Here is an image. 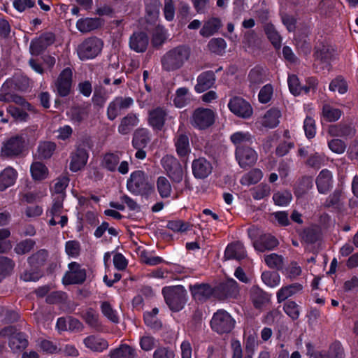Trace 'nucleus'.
I'll return each instance as SVG.
<instances>
[{
    "label": "nucleus",
    "instance_id": "6e6d98bb",
    "mask_svg": "<svg viewBox=\"0 0 358 358\" xmlns=\"http://www.w3.org/2000/svg\"><path fill=\"white\" fill-rule=\"evenodd\" d=\"M167 38V31L164 27L158 26L156 27L152 39L154 46H160Z\"/></svg>",
    "mask_w": 358,
    "mask_h": 358
},
{
    "label": "nucleus",
    "instance_id": "ea45409f",
    "mask_svg": "<svg viewBox=\"0 0 358 358\" xmlns=\"http://www.w3.org/2000/svg\"><path fill=\"white\" fill-rule=\"evenodd\" d=\"M263 177L262 171L259 169H254L249 173L245 174L241 178V183L243 185L249 186L257 183Z\"/></svg>",
    "mask_w": 358,
    "mask_h": 358
},
{
    "label": "nucleus",
    "instance_id": "5fc2aeb1",
    "mask_svg": "<svg viewBox=\"0 0 358 358\" xmlns=\"http://www.w3.org/2000/svg\"><path fill=\"white\" fill-rule=\"evenodd\" d=\"M14 265L10 259L0 256V280L12 271Z\"/></svg>",
    "mask_w": 358,
    "mask_h": 358
},
{
    "label": "nucleus",
    "instance_id": "0eeeda50",
    "mask_svg": "<svg viewBox=\"0 0 358 358\" xmlns=\"http://www.w3.org/2000/svg\"><path fill=\"white\" fill-rule=\"evenodd\" d=\"M162 164L173 182L180 183L182 180L184 171L176 158L166 155L162 159Z\"/></svg>",
    "mask_w": 358,
    "mask_h": 358
},
{
    "label": "nucleus",
    "instance_id": "a18cd8bd",
    "mask_svg": "<svg viewBox=\"0 0 358 358\" xmlns=\"http://www.w3.org/2000/svg\"><path fill=\"white\" fill-rule=\"evenodd\" d=\"M263 282L271 288L278 287L280 283V276L277 272L264 271L262 274Z\"/></svg>",
    "mask_w": 358,
    "mask_h": 358
},
{
    "label": "nucleus",
    "instance_id": "a878e982",
    "mask_svg": "<svg viewBox=\"0 0 358 358\" xmlns=\"http://www.w3.org/2000/svg\"><path fill=\"white\" fill-rule=\"evenodd\" d=\"M148 38L145 33H134L129 41L130 48L136 52H143L148 45Z\"/></svg>",
    "mask_w": 358,
    "mask_h": 358
},
{
    "label": "nucleus",
    "instance_id": "f3484780",
    "mask_svg": "<svg viewBox=\"0 0 358 358\" xmlns=\"http://www.w3.org/2000/svg\"><path fill=\"white\" fill-rule=\"evenodd\" d=\"M83 343L85 347L94 352H101L108 349V341L101 336L92 334L86 336Z\"/></svg>",
    "mask_w": 358,
    "mask_h": 358
},
{
    "label": "nucleus",
    "instance_id": "4468645a",
    "mask_svg": "<svg viewBox=\"0 0 358 358\" xmlns=\"http://www.w3.org/2000/svg\"><path fill=\"white\" fill-rule=\"evenodd\" d=\"M86 278L85 270L82 268L76 262L69 264V270L63 277L62 281L65 285L82 283Z\"/></svg>",
    "mask_w": 358,
    "mask_h": 358
},
{
    "label": "nucleus",
    "instance_id": "09e8293b",
    "mask_svg": "<svg viewBox=\"0 0 358 358\" xmlns=\"http://www.w3.org/2000/svg\"><path fill=\"white\" fill-rule=\"evenodd\" d=\"M292 199V194L288 191L277 192L273 196L274 203L279 206H287Z\"/></svg>",
    "mask_w": 358,
    "mask_h": 358
},
{
    "label": "nucleus",
    "instance_id": "c03bdc74",
    "mask_svg": "<svg viewBox=\"0 0 358 358\" xmlns=\"http://www.w3.org/2000/svg\"><path fill=\"white\" fill-rule=\"evenodd\" d=\"M69 184V179L66 177L59 178L56 180L52 188L54 198L64 199L65 197V189Z\"/></svg>",
    "mask_w": 358,
    "mask_h": 358
},
{
    "label": "nucleus",
    "instance_id": "69168bd1",
    "mask_svg": "<svg viewBox=\"0 0 358 358\" xmlns=\"http://www.w3.org/2000/svg\"><path fill=\"white\" fill-rule=\"evenodd\" d=\"M7 110L10 115L17 121L23 122L27 121L28 119L29 115L26 112L27 110L22 107V108H19L15 106H9Z\"/></svg>",
    "mask_w": 358,
    "mask_h": 358
},
{
    "label": "nucleus",
    "instance_id": "f704fd0d",
    "mask_svg": "<svg viewBox=\"0 0 358 358\" xmlns=\"http://www.w3.org/2000/svg\"><path fill=\"white\" fill-rule=\"evenodd\" d=\"M281 114L279 110L272 108L268 110L262 119V124L266 127L273 128L279 123V118Z\"/></svg>",
    "mask_w": 358,
    "mask_h": 358
},
{
    "label": "nucleus",
    "instance_id": "e2e57ef3",
    "mask_svg": "<svg viewBox=\"0 0 358 358\" xmlns=\"http://www.w3.org/2000/svg\"><path fill=\"white\" fill-rule=\"evenodd\" d=\"M48 257V252L45 250H41L28 259L29 264L31 266L37 267L44 263Z\"/></svg>",
    "mask_w": 358,
    "mask_h": 358
},
{
    "label": "nucleus",
    "instance_id": "4d7b16f0",
    "mask_svg": "<svg viewBox=\"0 0 358 358\" xmlns=\"http://www.w3.org/2000/svg\"><path fill=\"white\" fill-rule=\"evenodd\" d=\"M329 90L343 94L348 91V84L343 78L338 77L330 83Z\"/></svg>",
    "mask_w": 358,
    "mask_h": 358
},
{
    "label": "nucleus",
    "instance_id": "f8f14e48",
    "mask_svg": "<svg viewBox=\"0 0 358 358\" xmlns=\"http://www.w3.org/2000/svg\"><path fill=\"white\" fill-rule=\"evenodd\" d=\"M24 148V139L22 136H15L6 141L1 147V155L14 157L21 154Z\"/></svg>",
    "mask_w": 358,
    "mask_h": 358
},
{
    "label": "nucleus",
    "instance_id": "13d9d810",
    "mask_svg": "<svg viewBox=\"0 0 358 358\" xmlns=\"http://www.w3.org/2000/svg\"><path fill=\"white\" fill-rule=\"evenodd\" d=\"M10 235L9 229H0V253H4L11 249V243L7 240Z\"/></svg>",
    "mask_w": 358,
    "mask_h": 358
},
{
    "label": "nucleus",
    "instance_id": "58836bf2",
    "mask_svg": "<svg viewBox=\"0 0 358 358\" xmlns=\"http://www.w3.org/2000/svg\"><path fill=\"white\" fill-rule=\"evenodd\" d=\"M149 141V131L146 129H138L134 133L133 145L136 148H143L147 145Z\"/></svg>",
    "mask_w": 358,
    "mask_h": 358
},
{
    "label": "nucleus",
    "instance_id": "338daca9",
    "mask_svg": "<svg viewBox=\"0 0 358 358\" xmlns=\"http://www.w3.org/2000/svg\"><path fill=\"white\" fill-rule=\"evenodd\" d=\"M271 192V187L267 184H261L252 189V196L256 200H260L268 196Z\"/></svg>",
    "mask_w": 358,
    "mask_h": 358
},
{
    "label": "nucleus",
    "instance_id": "412c9836",
    "mask_svg": "<svg viewBox=\"0 0 358 358\" xmlns=\"http://www.w3.org/2000/svg\"><path fill=\"white\" fill-rule=\"evenodd\" d=\"M246 257V252L243 245L240 242H236L227 245L224 251V258L226 260H240Z\"/></svg>",
    "mask_w": 358,
    "mask_h": 358
},
{
    "label": "nucleus",
    "instance_id": "3c124183",
    "mask_svg": "<svg viewBox=\"0 0 358 358\" xmlns=\"http://www.w3.org/2000/svg\"><path fill=\"white\" fill-rule=\"evenodd\" d=\"M157 341L150 334H145L139 338L141 348L145 352L151 351L157 344Z\"/></svg>",
    "mask_w": 358,
    "mask_h": 358
},
{
    "label": "nucleus",
    "instance_id": "4be33fe9",
    "mask_svg": "<svg viewBox=\"0 0 358 358\" xmlns=\"http://www.w3.org/2000/svg\"><path fill=\"white\" fill-rule=\"evenodd\" d=\"M189 290L194 300L203 301L213 294L212 287L207 284H196L189 286Z\"/></svg>",
    "mask_w": 358,
    "mask_h": 358
},
{
    "label": "nucleus",
    "instance_id": "473e14b6",
    "mask_svg": "<svg viewBox=\"0 0 358 358\" xmlns=\"http://www.w3.org/2000/svg\"><path fill=\"white\" fill-rule=\"evenodd\" d=\"M138 117L136 115L130 113L122 118L118 127V131L121 134H127L131 129L138 123Z\"/></svg>",
    "mask_w": 358,
    "mask_h": 358
},
{
    "label": "nucleus",
    "instance_id": "79ce46f5",
    "mask_svg": "<svg viewBox=\"0 0 358 358\" xmlns=\"http://www.w3.org/2000/svg\"><path fill=\"white\" fill-rule=\"evenodd\" d=\"M316 358H344V350L340 343H334L327 352L320 354Z\"/></svg>",
    "mask_w": 358,
    "mask_h": 358
},
{
    "label": "nucleus",
    "instance_id": "39448f33",
    "mask_svg": "<svg viewBox=\"0 0 358 358\" xmlns=\"http://www.w3.org/2000/svg\"><path fill=\"white\" fill-rule=\"evenodd\" d=\"M235 320L226 310H218L213 314L210 321L212 329L219 334H227L232 331Z\"/></svg>",
    "mask_w": 358,
    "mask_h": 358
},
{
    "label": "nucleus",
    "instance_id": "aec40b11",
    "mask_svg": "<svg viewBox=\"0 0 358 358\" xmlns=\"http://www.w3.org/2000/svg\"><path fill=\"white\" fill-rule=\"evenodd\" d=\"M166 111L161 107L155 108L149 111L148 124L155 130H161L164 125Z\"/></svg>",
    "mask_w": 358,
    "mask_h": 358
},
{
    "label": "nucleus",
    "instance_id": "c85d7f7f",
    "mask_svg": "<svg viewBox=\"0 0 358 358\" xmlns=\"http://www.w3.org/2000/svg\"><path fill=\"white\" fill-rule=\"evenodd\" d=\"M318 191L324 194L327 192L332 185V174L327 170H322L318 175L316 180Z\"/></svg>",
    "mask_w": 358,
    "mask_h": 358
},
{
    "label": "nucleus",
    "instance_id": "6e6552de",
    "mask_svg": "<svg viewBox=\"0 0 358 358\" xmlns=\"http://www.w3.org/2000/svg\"><path fill=\"white\" fill-rule=\"evenodd\" d=\"M215 117V113L211 109L199 108L194 111L190 122L193 127L204 129L214 123Z\"/></svg>",
    "mask_w": 358,
    "mask_h": 358
},
{
    "label": "nucleus",
    "instance_id": "5701e85b",
    "mask_svg": "<svg viewBox=\"0 0 358 358\" xmlns=\"http://www.w3.org/2000/svg\"><path fill=\"white\" fill-rule=\"evenodd\" d=\"M303 289L300 283H293L282 286L276 293V298L278 303H281L289 297H292Z\"/></svg>",
    "mask_w": 358,
    "mask_h": 358
},
{
    "label": "nucleus",
    "instance_id": "9b49d317",
    "mask_svg": "<svg viewBox=\"0 0 358 358\" xmlns=\"http://www.w3.org/2000/svg\"><path fill=\"white\" fill-rule=\"evenodd\" d=\"M228 108L233 114L243 119H248L253 113L251 105L243 98L238 96L229 100Z\"/></svg>",
    "mask_w": 358,
    "mask_h": 358
},
{
    "label": "nucleus",
    "instance_id": "f03ea898",
    "mask_svg": "<svg viewBox=\"0 0 358 358\" xmlns=\"http://www.w3.org/2000/svg\"><path fill=\"white\" fill-rule=\"evenodd\" d=\"M165 301L175 312L182 310L187 302V292L182 286H170L162 289Z\"/></svg>",
    "mask_w": 358,
    "mask_h": 358
},
{
    "label": "nucleus",
    "instance_id": "49530a36",
    "mask_svg": "<svg viewBox=\"0 0 358 358\" xmlns=\"http://www.w3.org/2000/svg\"><path fill=\"white\" fill-rule=\"evenodd\" d=\"M329 133L333 136H348L353 134V129L347 125H331L329 128Z\"/></svg>",
    "mask_w": 358,
    "mask_h": 358
},
{
    "label": "nucleus",
    "instance_id": "0e129e2a",
    "mask_svg": "<svg viewBox=\"0 0 358 358\" xmlns=\"http://www.w3.org/2000/svg\"><path fill=\"white\" fill-rule=\"evenodd\" d=\"M288 85L289 89L292 94L294 95H299L301 92H303V88L301 85L299 78L295 75H290L288 77Z\"/></svg>",
    "mask_w": 358,
    "mask_h": 358
},
{
    "label": "nucleus",
    "instance_id": "cd10ccee",
    "mask_svg": "<svg viewBox=\"0 0 358 358\" xmlns=\"http://www.w3.org/2000/svg\"><path fill=\"white\" fill-rule=\"evenodd\" d=\"M215 82V75L212 71L202 73L197 78V84L195 86V90L199 92H203L210 88Z\"/></svg>",
    "mask_w": 358,
    "mask_h": 358
},
{
    "label": "nucleus",
    "instance_id": "864d4df0",
    "mask_svg": "<svg viewBox=\"0 0 358 358\" xmlns=\"http://www.w3.org/2000/svg\"><path fill=\"white\" fill-rule=\"evenodd\" d=\"M265 32L272 44L279 48L281 44V38L273 24H268L265 27Z\"/></svg>",
    "mask_w": 358,
    "mask_h": 358
},
{
    "label": "nucleus",
    "instance_id": "b1692460",
    "mask_svg": "<svg viewBox=\"0 0 358 358\" xmlns=\"http://www.w3.org/2000/svg\"><path fill=\"white\" fill-rule=\"evenodd\" d=\"M87 159L88 155L85 150L77 149L71 155L70 169L73 172L80 171L85 166Z\"/></svg>",
    "mask_w": 358,
    "mask_h": 358
},
{
    "label": "nucleus",
    "instance_id": "bf43d9fd",
    "mask_svg": "<svg viewBox=\"0 0 358 358\" xmlns=\"http://www.w3.org/2000/svg\"><path fill=\"white\" fill-rule=\"evenodd\" d=\"M175 350L169 346H159L153 353V358H175Z\"/></svg>",
    "mask_w": 358,
    "mask_h": 358
},
{
    "label": "nucleus",
    "instance_id": "603ef678",
    "mask_svg": "<svg viewBox=\"0 0 358 358\" xmlns=\"http://www.w3.org/2000/svg\"><path fill=\"white\" fill-rule=\"evenodd\" d=\"M145 10L150 20L157 18L159 13V0H145Z\"/></svg>",
    "mask_w": 358,
    "mask_h": 358
},
{
    "label": "nucleus",
    "instance_id": "20e7f679",
    "mask_svg": "<svg viewBox=\"0 0 358 358\" xmlns=\"http://www.w3.org/2000/svg\"><path fill=\"white\" fill-rule=\"evenodd\" d=\"M103 41L96 37H89L78 45L76 50L80 59L88 60L95 58L103 48Z\"/></svg>",
    "mask_w": 358,
    "mask_h": 358
},
{
    "label": "nucleus",
    "instance_id": "a211bd4d",
    "mask_svg": "<svg viewBox=\"0 0 358 358\" xmlns=\"http://www.w3.org/2000/svg\"><path fill=\"white\" fill-rule=\"evenodd\" d=\"M192 168L194 176L200 179L207 178L213 170L211 163L203 157L194 160Z\"/></svg>",
    "mask_w": 358,
    "mask_h": 358
},
{
    "label": "nucleus",
    "instance_id": "2f4dec72",
    "mask_svg": "<svg viewBox=\"0 0 358 358\" xmlns=\"http://www.w3.org/2000/svg\"><path fill=\"white\" fill-rule=\"evenodd\" d=\"M222 27V22L217 17H211L206 20L200 30L203 37H210L215 34Z\"/></svg>",
    "mask_w": 358,
    "mask_h": 358
},
{
    "label": "nucleus",
    "instance_id": "7ed1b4c3",
    "mask_svg": "<svg viewBox=\"0 0 358 358\" xmlns=\"http://www.w3.org/2000/svg\"><path fill=\"white\" fill-rule=\"evenodd\" d=\"M127 189L136 195H148L153 191V186L148 176L141 171H136L130 175L127 182Z\"/></svg>",
    "mask_w": 358,
    "mask_h": 358
},
{
    "label": "nucleus",
    "instance_id": "2eb2a0df",
    "mask_svg": "<svg viewBox=\"0 0 358 358\" xmlns=\"http://www.w3.org/2000/svg\"><path fill=\"white\" fill-rule=\"evenodd\" d=\"M133 103L134 100L131 97H116L108 106V118L110 120H115L121 110L130 108Z\"/></svg>",
    "mask_w": 358,
    "mask_h": 358
},
{
    "label": "nucleus",
    "instance_id": "f257e3e1",
    "mask_svg": "<svg viewBox=\"0 0 358 358\" xmlns=\"http://www.w3.org/2000/svg\"><path fill=\"white\" fill-rule=\"evenodd\" d=\"M190 50L185 46H178L166 52L162 58V69L166 71H174L188 61Z\"/></svg>",
    "mask_w": 358,
    "mask_h": 358
},
{
    "label": "nucleus",
    "instance_id": "de8ad7c7",
    "mask_svg": "<svg viewBox=\"0 0 358 358\" xmlns=\"http://www.w3.org/2000/svg\"><path fill=\"white\" fill-rule=\"evenodd\" d=\"M56 145L52 142L41 143L38 148V154L40 158H50L55 150Z\"/></svg>",
    "mask_w": 358,
    "mask_h": 358
},
{
    "label": "nucleus",
    "instance_id": "9d476101",
    "mask_svg": "<svg viewBox=\"0 0 358 358\" xmlns=\"http://www.w3.org/2000/svg\"><path fill=\"white\" fill-rule=\"evenodd\" d=\"M1 334L9 337V346L15 352L21 351L27 346L28 342L22 333L17 332L13 327L4 328L1 330Z\"/></svg>",
    "mask_w": 358,
    "mask_h": 358
},
{
    "label": "nucleus",
    "instance_id": "e433bc0d",
    "mask_svg": "<svg viewBox=\"0 0 358 358\" xmlns=\"http://www.w3.org/2000/svg\"><path fill=\"white\" fill-rule=\"evenodd\" d=\"M110 358H135L136 352L128 345H121L119 348H115L110 352Z\"/></svg>",
    "mask_w": 358,
    "mask_h": 358
},
{
    "label": "nucleus",
    "instance_id": "4c0bfd02",
    "mask_svg": "<svg viewBox=\"0 0 358 358\" xmlns=\"http://www.w3.org/2000/svg\"><path fill=\"white\" fill-rule=\"evenodd\" d=\"M191 94L187 87H180L176 92L173 103L178 108H182L189 103Z\"/></svg>",
    "mask_w": 358,
    "mask_h": 358
},
{
    "label": "nucleus",
    "instance_id": "774afa93",
    "mask_svg": "<svg viewBox=\"0 0 358 358\" xmlns=\"http://www.w3.org/2000/svg\"><path fill=\"white\" fill-rule=\"evenodd\" d=\"M264 261L266 265L272 268L279 269L282 265V257L275 253L266 255Z\"/></svg>",
    "mask_w": 358,
    "mask_h": 358
},
{
    "label": "nucleus",
    "instance_id": "c9c22d12",
    "mask_svg": "<svg viewBox=\"0 0 358 358\" xmlns=\"http://www.w3.org/2000/svg\"><path fill=\"white\" fill-rule=\"evenodd\" d=\"M31 177L34 180H43L48 176V169L41 162H36L31 164L30 167Z\"/></svg>",
    "mask_w": 358,
    "mask_h": 358
},
{
    "label": "nucleus",
    "instance_id": "c756f323",
    "mask_svg": "<svg viewBox=\"0 0 358 358\" xmlns=\"http://www.w3.org/2000/svg\"><path fill=\"white\" fill-rule=\"evenodd\" d=\"M278 244L277 239L271 234H264L254 243L255 248L259 252L272 250Z\"/></svg>",
    "mask_w": 358,
    "mask_h": 358
},
{
    "label": "nucleus",
    "instance_id": "7c9ffc66",
    "mask_svg": "<svg viewBox=\"0 0 358 358\" xmlns=\"http://www.w3.org/2000/svg\"><path fill=\"white\" fill-rule=\"evenodd\" d=\"M230 139L238 149L249 146L252 143L253 137L248 131H237L231 135Z\"/></svg>",
    "mask_w": 358,
    "mask_h": 358
},
{
    "label": "nucleus",
    "instance_id": "6ab92c4d",
    "mask_svg": "<svg viewBox=\"0 0 358 358\" xmlns=\"http://www.w3.org/2000/svg\"><path fill=\"white\" fill-rule=\"evenodd\" d=\"M174 144L177 154L180 157H187L189 155L191 148L189 138L180 127L175 136Z\"/></svg>",
    "mask_w": 358,
    "mask_h": 358
},
{
    "label": "nucleus",
    "instance_id": "72a5a7b5",
    "mask_svg": "<svg viewBox=\"0 0 358 358\" xmlns=\"http://www.w3.org/2000/svg\"><path fill=\"white\" fill-rule=\"evenodd\" d=\"M342 111L329 104H324L322 106V120L329 122L337 121L341 116Z\"/></svg>",
    "mask_w": 358,
    "mask_h": 358
},
{
    "label": "nucleus",
    "instance_id": "ddd939ff",
    "mask_svg": "<svg viewBox=\"0 0 358 358\" xmlns=\"http://www.w3.org/2000/svg\"><path fill=\"white\" fill-rule=\"evenodd\" d=\"M235 155L238 165L243 169L253 166L258 159L257 152L250 146L236 149Z\"/></svg>",
    "mask_w": 358,
    "mask_h": 358
},
{
    "label": "nucleus",
    "instance_id": "423d86ee",
    "mask_svg": "<svg viewBox=\"0 0 358 358\" xmlns=\"http://www.w3.org/2000/svg\"><path fill=\"white\" fill-rule=\"evenodd\" d=\"M73 71L71 68L63 69L54 82L53 91L60 96H68L71 90Z\"/></svg>",
    "mask_w": 358,
    "mask_h": 358
},
{
    "label": "nucleus",
    "instance_id": "dca6fc26",
    "mask_svg": "<svg viewBox=\"0 0 358 358\" xmlns=\"http://www.w3.org/2000/svg\"><path fill=\"white\" fill-rule=\"evenodd\" d=\"M63 200L54 198V202L52 208L47 212L48 216H51V219L49 221L50 225H56L59 224L62 227H64L67 222L68 218L66 215H61L63 209Z\"/></svg>",
    "mask_w": 358,
    "mask_h": 358
},
{
    "label": "nucleus",
    "instance_id": "393cba45",
    "mask_svg": "<svg viewBox=\"0 0 358 358\" xmlns=\"http://www.w3.org/2000/svg\"><path fill=\"white\" fill-rule=\"evenodd\" d=\"M102 24L101 19L98 17L80 18L76 22V28L81 33H88L98 29Z\"/></svg>",
    "mask_w": 358,
    "mask_h": 358
},
{
    "label": "nucleus",
    "instance_id": "a19ab883",
    "mask_svg": "<svg viewBox=\"0 0 358 358\" xmlns=\"http://www.w3.org/2000/svg\"><path fill=\"white\" fill-rule=\"evenodd\" d=\"M157 191L162 198H168L172 192L171 185L169 180L164 176H159L156 182Z\"/></svg>",
    "mask_w": 358,
    "mask_h": 358
},
{
    "label": "nucleus",
    "instance_id": "052dcab7",
    "mask_svg": "<svg viewBox=\"0 0 358 358\" xmlns=\"http://www.w3.org/2000/svg\"><path fill=\"white\" fill-rule=\"evenodd\" d=\"M209 50L216 54H222L227 47L226 42L221 38H213L208 43Z\"/></svg>",
    "mask_w": 358,
    "mask_h": 358
},
{
    "label": "nucleus",
    "instance_id": "8fccbe9b",
    "mask_svg": "<svg viewBox=\"0 0 358 358\" xmlns=\"http://www.w3.org/2000/svg\"><path fill=\"white\" fill-rule=\"evenodd\" d=\"M101 309L103 315L114 323L118 322L119 315L116 310L107 301L101 303Z\"/></svg>",
    "mask_w": 358,
    "mask_h": 358
},
{
    "label": "nucleus",
    "instance_id": "680f3d73",
    "mask_svg": "<svg viewBox=\"0 0 358 358\" xmlns=\"http://www.w3.org/2000/svg\"><path fill=\"white\" fill-rule=\"evenodd\" d=\"M35 242L31 239H26L18 243L15 247V252L17 255H24L30 252L34 247Z\"/></svg>",
    "mask_w": 358,
    "mask_h": 358
},
{
    "label": "nucleus",
    "instance_id": "1a4fd4ad",
    "mask_svg": "<svg viewBox=\"0 0 358 358\" xmlns=\"http://www.w3.org/2000/svg\"><path fill=\"white\" fill-rule=\"evenodd\" d=\"M121 159V153H107L104 155L102 160V166L109 171H117L121 174H127L129 170V164L127 161H122L119 166L118 164Z\"/></svg>",
    "mask_w": 358,
    "mask_h": 358
},
{
    "label": "nucleus",
    "instance_id": "bb28decb",
    "mask_svg": "<svg viewBox=\"0 0 358 358\" xmlns=\"http://www.w3.org/2000/svg\"><path fill=\"white\" fill-rule=\"evenodd\" d=\"M17 177V171L12 167H7L0 173V191H3L14 185Z\"/></svg>",
    "mask_w": 358,
    "mask_h": 358
},
{
    "label": "nucleus",
    "instance_id": "37998d69",
    "mask_svg": "<svg viewBox=\"0 0 358 358\" xmlns=\"http://www.w3.org/2000/svg\"><path fill=\"white\" fill-rule=\"evenodd\" d=\"M250 292L251 299L255 307L260 308L268 301V298L266 294L259 287H253L251 289Z\"/></svg>",
    "mask_w": 358,
    "mask_h": 358
}]
</instances>
